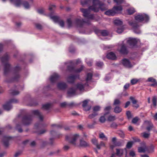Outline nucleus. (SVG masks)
<instances>
[{"label": "nucleus", "instance_id": "6", "mask_svg": "<svg viewBox=\"0 0 157 157\" xmlns=\"http://www.w3.org/2000/svg\"><path fill=\"white\" fill-rule=\"evenodd\" d=\"M18 100L15 98L10 99L5 104L3 105V109L7 111H9L12 108V103H17L18 102Z\"/></svg>", "mask_w": 157, "mask_h": 157}, {"label": "nucleus", "instance_id": "7", "mask_svg": "<svg viewBox=\"0 0 157 157\" xmlns=\"http://www.w3.org/2000/svg\"><path fill=\"white\" fill-rule=\"evenodd\" d=\"M129 25L131 26L134 32L136 33L139 34L141 33V31L139 29L140 25L135 21H130L128 22Z\"/></svg>", "mask_w": 157, "mask_h": 157}, {"label": "nucleus", "instance_id": "22", "mask_svg": "<svg viewBox=\"0 0 157 157\" xmlns=\"http://www.w3.org/2000/svg\"><path fill=\"white\" fill-rule=\"evenodd\" d=\"M124 150L126 151V148H125L124 149L117 148L116 149V155L117 156H121L123 155Z\"/></svg>", "mask_w": 157, "mask_h": 157}, {"label": "nucleus", "instance_id": "47", "mask_svg": "<svg viewBox=\"0 0 157 157\" xmlns=\"http://www.w3.org/2000/svg\"><path fill=\"white\" fill-rule=\"evenodd\" d=\"M139 80L137 78H133L131 80V83L132 85L136 84L139 81Z\"/></svg>", "mask_w": 157, "mask_h": 157}, {"label": "nucleus", "instance_id": "54", "mask_svg": "<svg viewBox=\"0 0 157 157\" xmlns=\"http://www.w3.org/2000/svg\"><path fill=\"white\" fill-rule=\"evenodd\" d=\"M105 118L104 116H102L99 118V121L101 123H104L105 121Z\"/></svg>", "mask_w": 157, "mask_h": 157}, {"label": "nucleus", "instance_id": "24", "mask_svg": "<svg viewBox=\"0 0 157 157\" xmlns=\"http://www.w3.org/2000/svg\"><path fill=\"white\" fill-rule=\"evenodd\" d=\"M11 2H14L15 5L17 7L19 6L22 4L21 0H10Z\"/></svg>", "mask_w": 157, "mask_h": 157}, {"label": "nucleus", "instance_id": "1", "mask_svg": "<svg viewBox=\"0 0 157 157\" xmlns=\"http://www.w3.org/2000/svg\"><path fill=\"white\" fill-rule=\"evenodd\" d=\"M89 9L84 8H81L80 9L81 11L83 13V16L87 19H75V23L78 27L82 28L85 23L88 25H90L91 22L90 20H94L97 21L100 19V17L97 15L94 14H90L89 11Z\"/></svg>", "mask_w": 157, "mask_h": 157}, {"label": "nucleus", "instance_id": "19", "mask_svg": "<svg viewBox=\"0 0 157 157\" xmlns=\"http://www.w3.org/2000/svg\"><path fill=\"white\" fill-rule=\"evenodd\" d=\"M93 75L92 73L90 72L88 73L86 75V83H85V85L88 86L89 85L88 84V82L91 80L93 77Z\"/></svg>", "mask_w": 157, "mask_h": 157}, {"label": "nucleus", "instance_id": "44", "mask_svg": "<svg viewBox=\"0 0 157 157\" xmlns=\"http://www.w3.org/2000/svg\"><path fill=\"white\" fill-rule=\"evenodd\" d=\"M116 119L115 116L109 115L108 117V121H114Z\"/></svg>", "mask_w": 157, "mask_h": 157}, {"label": "nucleus", "instance_id": "53", "mask_svg": "<svg viewBox=\"0 0 157 157\" xmlns=\"http://www.w3.org/2000/svg\"><path fill=\"white\" fill-rule=\"evenodd\" d=\"M138 151L140 153H145L146 151V150L144 148L140 147L138 148Z\"/></svg>", "mask_w": 157, "mask_h": 157}, {"label": "nucleus", "instance_id": "58", "mask_svg": "<svg viewBox=\"0 0 157 157\" xmlns=\"http://www.w3.org/2000/svg\"><path fill=\"white\" fill-rule=\"evenodd\" d=\"M96 65L99 67H101L103 65V63L102 62H98L96 63Z\"/></svg>", "mask_w": 157, "mask_h": 157}, {"label": "nucleus", "instance_id": "56", "mask_svg": "<svg viewBox=\"0 0 157 157\" xmlns=\"http://www.w3.org/2000/svg\"><path fill=\"white\" fill-rule=\"evenodd\" d=\"M58 23L61 27H63L64 25V22L63 20H61L59 21Z\"/></svg>", "mask_w": 157, "mask_h": 157}, {"label": "nucleus", "instance_id": "50", "mask_svg": "<svg viewBox=\"0 0 157 157\" xmlns=\"http://www.w3.org/2000/svg\"><path fill=\"white\" fill-rule=\"evenodd\" d=\"M67 22L68 27H70L72 26V21L70 18L67 19Z\"/></svg>", "mask_w": 157, "mask_h": 157}, {"label": "nucleus", "instance_id": "14", "mask_svg": "<svg viewBox=\"0 0 157 157\" xmlns=\"http://www.w3.org/2000/svg\"><path fill=\"white\" fill-rule=\"evenodd\" d=\"M60 76L57 73H54L53 74L50 78V80L51 83L55 82L59 78Z\"/></svg>", "mask_w": 157, "mask_h": 157}, {"label": "nucleus", "instance_id": "33", "mask_svg": "<svg viewBox=\"0 0 157 157\" xmlns=\"http://www.w3.org/2000/svg\"><path fill=\"white\" fill-rule=\"evenodd\" d=\"M145 123H147L149 124V125L147 127L146 129L148 131H150L153 127V124L150 121H145Z\"/></svg>", "mask_w": 157, "mask_h": 157}, {"label": "nucleus", "instance_id": "29", "mask_svg": "<svg viewBox=\"0 0 157 157\" xmlns=\"http://www.w3.org/2000/svg\"><path fill=\"white\" fill-rule=\"evenodd\" d=\"M127 12L129 15H131L135 13L136 10L134 8L131 7L127 10Z\"/></svg>", "mask_w": 157, "mask_h": 157}, {"label": "nucleus", "instance_id": "43", "mask_svg": "<svg viewBox=\"0 0 157 157\" xmlns=\"http://www.w3.org/2000/svg\"><path fill=\"white\" fill-rule=\"evenodd\" d=\"M108 32L105 30H101V34L104 36H106L108 35Z\"/></svg>", "mask_w": 157, "mask_h": 157}, {"label": "nucleus", "instance_id": "63", "mask_svg": "<svg viewBox=\"0 0 157 157\" xmlns=\"http://www.w3.org/2000/svg\"><path fill=\"white\" fill-rule=\"evenodd\" d=\"M88 101L87 100H85L83 101L82 102V107L85 108V107H86L88 103Z\"/></svg>", "mask_w": 157, "mask_h": 157}, {"label": "nucleus", "instance_id": "62", "mask_svg": "<svg viewBox=\"0 0 157 157\" xmlns=\"http://www.w3.org/2000/svg\"><path fill=\"white\" fill-rule=\"evenodd\" d=\"M51 126L52 127H56L57 128H61L62 127V125L60 124H52Z\"/></svg>", "mask_w": 157, "mask_h": 157}, {"label": "nucleus", "instance_id": "18", "mask_svg": "<svg viewBox=\"0 0 157 157\" xmlns=\"http://www.w3.org/2000/svg\"><path fill=\"white\" fill-rule=\"evenodd\" d=\"M58 88L60 90H65L67 87V85L64 82H60L57 85Z\"/></svg>", "mask_w": 157, "mask_h": 157}, {"label": "nucleus", "instance_id": "32", "mask_svg": "<svg viewBox=\"0 0 157 157\" xmlns=\"http://www.w3.org/2000/svg\"><path fill=\"white\" fill-rule=\"evenodd\" d=\"M152 101L153 106L155 107L157 106V98L156 96H155L152 97Z\"/></svg>", "mask_w": 157, "mask_h": 157}, {"label": "nucleus", "instance_id": "9", "mask_svg": "<svg viewBox=\"0 0 157 157\" xmlns=\"http://www.w3.org/2000/svg\"><path fill=\"white\" fill-rule=\"evenodd\" d=\"M79 137V135L78 134H75L73 136L71 139H70L68 136H66V139L69 141V142L73 144H76L75 141Z\"/></svg>", "mask_w": 157, "mask_h": 157}, {"label": "nucleus", "instance_id": "39", "mask_svg": "<svg viewBox=\"0 0 157 157\" xmlns=\"http://www.w3.org/2000/svg\"><path fill=\"white\" fill-rule=\"evenodd\" d=\"M10 93L12 95H17L19 94V92L14 90H10Z\"/></svg>", "mask_w": 157, "mask_h": 157}, {"label": "nucleus", "instance_id": "51", "mask_svg": "<svg viewBox=\"0 0 157 157\" xmlns=\"http://www.w3.org/2000/svg\"><path fill=\"white\" fill-rule=\"evenodd\" d=\"M100 107L98 106H94L93 108V111L94 112L98 111L100 110Z\"/></svg>", "mask_w": 157, "mask_h": 157}, {"label": "nucleus", "instance_id": "41", "mask_svg": "<svg viewBox=\"0 0 157 157\" xmlns=\"http://www.w3.org/2000/svg\"><path fill=\"white\" fill-rule=\"evenodd\" d=\"M84 67L83 65H82L79 68L75 69V73H79L81 72L83 69Z\"/></svg>", "mask_w": 157, "mask_h": 157}, {"label": "nucleus", "instance_id": "34", "mask_svg": "<svg viewBox=\"0 0 157 157\" xmlns=\"http://www.w3.org/2000/svg\"><path fill=\"white\" fill-rule=\"evenodd\" d=\"M111 108L112 107L110 105L106 107L104 109V111L106 112L105 113L104 115H105L106 114L109 113V111L111 109Z\"/></svg>", "mask_w": 157, "mask_h": 157}, {"label": "nucleus", "instance_id": "49", "mask_svg": "<svg viewBox=\"0 0 157 157\" xmlns=\"http://www.w3.org/2000/svg\"><path fill=\"white\" fill-rule=\"evenodd\" d=\"M35 26L36 28L39 30H41L42 29V25L38 23H36L35 24Z\"/></svg>", "mask_w": 157, "mask_h": 157}, {"label": "nucleus", "instance_id": "48", "mask_svg": "<svg viewBox=\"0 0 157 157\" xmlns=\"http://www.w3.org/2000/svg\"><path fill=\"white\" fill-rule=\"evenodd\" d=\"M133 144V142L132 141L128 142L126 146V148L128 149H130L132 147Z\"/></svg>", "mask_w": 157, "mask_h": 157}, {"label": "nucleus", "instance_id": "8", "mask_svg": "<svg viewBox=\"0 0 157 157\" xmlns=\"http://www.w3.org/2000/svg\"><path fill=\"white\" fill-rule=\"evenodd\" d=\"M127 42L131 47L133 48L136 46L138 40L136 38H129Z\"/></svg>", "mask_w": 157, "mask_h": 157}, {"label": "nucleus", "instance_id": "13", "mask_svg": "<svg viewBox=\"0 0 157 157\" xmlns=\"http://www.w3.org/2000/svg\"><path fill=\"white\" fill-rule=\"evenodd\" d=\"M31 113L33 115L38 117L41 121H43V117L38 110H32Z\"/></svg>", "mask_w": 157, "mask_h": 157}, {"label": "nucleus", "instance_id": "11", "mask_svg": "<svg viewBox=\"0 0 157 157\" xmlns=\"http://www.w3.org/2000/svg\"><path fill=\"white\" fill-rule=\"evenodd\" d=\"M79 75H71L69 76L67 78V82L73 84L76 78H79Z\"/></svg>", "mask_w": 157, "mask_h": 157}, {"label": "nucleus", "instance_id": "64", "mask_svg": "<svg viewBox=\"0 0 157 157\" xmlns=\"http://www.w3.org/2000/svg\"><path fill=\"white\" fill-rule=\"evenodd\" d=\"M37 12L40 14H43L44 12V9L43 8L37 10Z\"/></svg>", "mask_w": 157, "mask_h": 157}, {"label": "nucleus", "instance_id": "28", "mask_svg": "<svg viewBox=\"0 0 157 157\" xmlns=\"http://www.w3.org/2000/svg\"><path fill=\"white\" fill-rule=\"evenodd\" d=\"M86 85L84 84H82L81 83H77L76 84V87L79 90L82 91L84 90L85 86Z\"/></svg>", "mask_w": 157, "mask_h": 157}, {"label": "nucleus", "instance_id": "45", "mask_svg": "<svg viewBox=\"0 0 157 157\" xmlns=\"http://www.w3.org/2000/svg\"><path fill=\"white\" fill-rule=\"evenodd\" d=\"M51 105L49 104H46L42 105V108L44 109L48 110L50 108Z\"/></svg>", "mask_w": 157, "mask_h": 157}, {"label": "nucleus", "instance_id": "4", "mask_svg": "<svg viewBox=\"0 0 157 157\" xmlns=\"http://www.w3.org/2000/svg\"><path fill=\"white\" fill-rule=\"evenodd\" d=\"M135 20L139 22L144 21V23H147L149 20V17L145 13L140 14L135 17Z\"/></svg>", "mask_w": 157, "mask_h": 157}, {"label": "nucleus", "instance_id": "46", "mask_svg": "<svg viewBox=\"0 0 157 157\" xmlns=\"http://www.w3.org/2000/svg\"><path fill=\"white\" fill-rule=\"evenodd\" d=\"M98 115V113L97 112H94L93 113L89 115L88 116V118L89 119H92L97 116Z\"/></svg>", "mask_w": 157, "mask_h": 157}, {"label": "nucleus", "instance_id": "23", "mask_svg": "<svg viewBox=\"0 0 157 157\" xmlns=\"http://www.w3.org/2000/svg\"><path fill=\"white\" fill-rule=\"evenodd\" d=\"M79 145L80 146L83 147H86L89 146L88 143L82 139L80 140Z\"/></svg>", "mask_w": 157, "mask_h": 157}, {"label": "nucleus", "instance_id": "55", "mask_svg": "<svg viewBox=\"0 0 157 157\" xmlns=\"http://www.w3.org/2000/svg\"><path fill=\"white\" fill-rule=\"evenodd\" d=\"M139 118L136 117L134 118L132 120V123L133 124H136L139 121Z\"/></svg>", "mask_w": 157, "mask_h": 157}, {"label": "nucleus", "instance_id": "12", "mask_svg": "<svg viewBox=\"0 0 157 157\" xmlns=\"http://www.w3.org/2000/svg\"><path fill=\"white\" fill-rule=\"evenodd\" d=\"M68 63L70 64V65L67 66V71L70 72H75V69L73 62L71 60L68 62Z\"/></svg>", "mask_w": 157, "mask_h": 157}, {"label": "nucleus", "instance_id": "30", "mask_svg": "<svg viewBox=\"0 0 157 157\" xmlns=\"http://www.w3.org/2000/svg\"><path fill=\"white\" fill-rule=\"evenodd\" d=\"M91 142L94 145L96 146L98 149H100V145H99V144L98 143V140L94 138L92 139Z\"/></svg>", "mask_w": 157, "mask_h": 157}, {"label": "nucleus", "instance_id": "36", "mask_svg": "<svg viewBox=\"0 0 157 157\" xmlns=\"http://www.w3.org/2000/svg\"><path fill=\"white\" fill-rule=\"evenodd\" d=\"M121 103L120 101L117 99H116L114 100L113 105V106H119Z\"/></svg>", "mask_w": 157, "mask_h": 157}, {"label": "nucleus", "instance_id": "59", "mask_svg": "<svg viewBox=\"0 0 157 157\" xmlns=\"http://www.w3.org/2000/svg\"><path fill=\"white\" fill-rule=\"evenodd\" d=\"M156 80L152 77H150L148 78L147 81L152 82H155Z\"/></svg>", "mask_w": 157, "mask_h": 157}, {"label": "nucleus", "instance_id": "61", "mask_svg": "<svg viewBox=\"0 0 157 157\" xmlns=\"http://www.w3.org/2000/svg\"><path fill=\"white\" fill-rule=\"evenodd\" d=\"M126 115L127 116V118L128 119H129L131 118L132 117V115L131 112L128 111H127L126 113Z\"/></svg>", "mask_w": 157, "mask_h": 157}, {"label": "nucleus", "instance_id": "27", "mask_svg": "<svg viewBox=\"0 0 157 157\" xmlns=\"http://www.w3.org/2000/svg\"><path fill=\"white\" fill-rule=\"evenodd\" d=\"M75 90L73 87L69 88L67 92V94L68 95H70L75 94Z\"/></svg>", "mask_w": 157, "mask_h": 157}, {"label": "nucleus", "instance_id": "2", "mask_svg": "<svg viewBox=\"0 0 157 157\" xmlns=\"http://www.w3.org/2000/svg\"><path fill=\"white\" fill-rule=\"evenodd\" d=\"M10 59V56L7 53H6L1 58L2 63L4 64V74L6 75L12 69V67L10 64L8 63Z\"/></svg>", "mask_w": 157, "mask_h": 157}, {"label": "nucleus", "instance_id": "52", "mask_svg": "<svg viewBox=\"0 0 157 157\" xmlns=\"http://www.w3.org/2000/svg\"><path fill=\"white\" fill-rule=\"evenodd\" d=\"M141 134L143 135V137L145 138H148L150 135V134L147 133L146 132H144Z\"/></svg>", "mask_w": 157, "mask_h": 157}, {"label": "nucleus", "instance_id": "16", "mask_svg": "<svg viewBox=\"0 0 157 157\" xmlns=\"http://www.w3.org/2000/svg\"><path fill=\"white\" fill-rule=\"evenodd\" d=\"M119 52L121 54L124 55H127L128 53L127 47L124 44L122 45Z\"/></svg>", "mask_w": 157, "mask_h": 157}, {"label": "nucleus", "instance_id": "57", "mask_svg": "<svg viewBox=\"0 0 157 157\" xmlns=\"http://www.w3.org/2000/svg\"><path fill=\"white\" fill-rule=\"evenodd\" d=\"M117 126V124L115 122H113L110 125L111 128L114 129H116Z\"/></svg>", "mask_w": 157, "mask_h": 157}, {"label": "nucleus", "instance_id": "38", "mask_svg": "<svg viewBox=\"0 0 157 157\" xmlns=\"http://www.w3.org/2000/svg\"><path fill=\"white\" fill-rule=\"evenodd\" d=\"M123 145V141L122 140H120L117 141L115 142L114 145L115 146H121Z\"/></svg>", "mask_w": 157, "mask_h": 157}, {"label": "nucleus", "instance_id": "20", "mask_svg": "<svg viewBox=\"0 0 157 157\" xmlns=\"http://www.w3.org/2000/svg\"><path fill=\"white\" fill-rule=\"evenodd\" d=\"M113 10L115 12V14L119 13L123 10L122 7L121 6H114L113 8Z\"/></svg>", "mask_w": 157, "mask_h": 157}, {"label": "nucleus", "instance_id": "42", "mask_svg": "<svg viewBox=\"0 0 157 157\" xmlns=\"http://www.w3.org/2000/svg\"><path fill=\"white\" fill-rule=\"evenodd\" d=\"M114 23L115 24L118 25H121L122 24V22L118 19H116L114 20Z\"/></svg>", "mask_w": 157, "mask_h": 157}, {"label": "nucleus", "instance_id": "5", "mask_svg": "<svg viewBox=\"0 0 157 157\" xmlns=\"http://www.w3.org/2000/svg\"><path fill=\"white\" fill-rule=\"evenodd\" d=\"M33 117L31 115L27 113L24 115L22 118V122L25 125H29L32 123Z\"/></svg>", "mask_w": 157, "mask_h": 157}, {"label": "nucleus", "instance_id": "21", "mask_svg": "<svg viewBox=\"0 0 157 157\" xmlns=\"http://www.w3.org/2000/svg\"><path fill=\"white\" fill-rule=\"evenodd\" d=\"M105 14L109 16H113L115 14V12L112 8L106 11L105 12Z\"/></svg>", "mask_w": 157, "mask_h": 157}, {"label": "nucleus", "instance_id": "26", "mask_svg": "<svg viewBox=\"0 0 157 157\" xmlns=\"http://www.w3.org/2000/svg\"><path fill=\"white\" fill-rule=\"evenodd\" d=\"M132 101V102L133 104H135L136 105L134 106V107L136 108H138L139 107V105L138 104H136L137 101L136 100L134 97L131 96L129 98Z\"/></svg>", "mask_w": 157, "mask_h": 157}, {"label": "nucleus", "instance_id": "37", "mask_svg": "<svg viewBox=\"0 0 157 157\" xmlns=\"http://www.w3.org/2000/svg\"><path fill=\"white\" fill-rule=\"evenodd\" d=\"M16 129L19 132H23V130L21 126L19 124H17L16 125Z\"/></svg>", "mask_w": 157, "mask_h": 157}, {"label": "nucleus", "instance_id": "3", "mask_svg": "<svg viewBox=\"0 0 157 157\" xmlns=\"http://www.w3.org/2000/svg\"><path fill=\"white\" fill-rule=\"evenodd\" d=\"M21 69V67L18 66L15 67L13 69V77L10 79L6 80V82H11L13 81H18L20 77V71Z\"/></svg>", "mask_w": 157, "mask_h": 157}, {"label": "nucleus", "instance_id": "40", "mask_svg": "<svg viewBox=\"0 0 157 157\" xmlns=\"http://www.w3.org/2000/svg\"><path fill=\"white\" fill-rule=\"evenodd\" d=\"M25 9H28L30 8V6L29 3L27 1H23L22 4Z\"/></svg>", "mask_w": 157, "mask_h": 157}, {"label": "nucleus", "instance_id": "17", "mask_svg": "<svg viewBox=\"0 0 157 157\" xmlns=\"http://www.w3.org/2000/svg\"><path fill=\"white\" fill-rule=\"evenodd\" d=\"M106 57L108 59L112 60H116L117 59L115 54L112 52H110L108 53L107 54Z\"/></svg>", "mask_w": 157, "mask_h": 157}, {"label": "nucleus", "instance_id": "15", "mask_svg": "<svg viewBox=\"0 0 157 157\" xmlns=\"http://www.w3.org/2000/svg\"><path fill=\"white\" fill-rule=\"evenodd\" d=\"M12 138L10 136H4L3 137L2 141L4 146L6 147H8L9 145V141Z\"/></svg>", "mask_w": 157, "mask_h": 157}, {"label": "nucleus", "instance_id": "60", "mask_svg": "<svg viewBox=\"0 0 157 157\" xmlns=\"http://www.w3.org/2000/svg\"><path fill=\"white\" fill-rule=\"evenodd\" d=\"M124 31V29L122 27L118 28L117 30V32L119 33H122Z\"/></svg>", "mask_w": 157, "mask_h": 157}, {"label": "nucleus", "instance_id": "31", "mask_svg": "<svg viewBox=\"0 0 157 157\" xmlns=\"http://www.w3.org/2000/svg\"><path fill=\"white\" fill-rule=\"evenodd\" d=\"M51 18L55 23H58L59 20V17L58 16H50Z\"/></svg>", "mask_w": 157, "mask_h": 157}, {"label": "nucleus", "instance_id": "10", "mask_svg": "<svg viewBox=\"0 0 157 157\" xmlns=\"http://www.w3.org/2000/svg\"><path fill=\"white\" fill-rule=\"evenodd\" d=\"M121 63L126 68H130L132 67V65L129 60L127 59L124 58L122 59Z\"/></svg>", "mask_w": 157, "mask_h": 157}, {"label": "nucleus", "instance_id": "25", "mask_svg": "<svg viewBox=\"0 0 157 157\" xmlns=\"http://www.w3.org/2000/svg\"><path fill=\"white\" fill-rule=\"evenodd\" d=\"M122 111V109L119 106H116L114 109L113 112L116 113H119Z\"/></svg>", "mask_w": 157, "mask_h": 157}, {"label": "nucleus", "instance_id": "35", "mask_svg": "<svg viewBox=\"0 0 157 157\" xmlns=\"http://www.w3.org/2000/svg\"><path fill=\"white\" fill-rule=\"evenodd\" d=\"M99 137L105 141H107L108 140L107 138L105 136L104 133L102 132L99 134Z\"/></svg>", "mask_w": 157, "mask_h": 157}]
</instances>
